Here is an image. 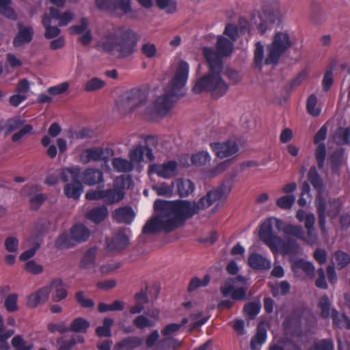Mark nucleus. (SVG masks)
<instances>
[{"label":"nucleus","mask_w":350,"mask_h":350,"mask_svg":"<svg viewBox=\"0 0 350 350\" xmlns=\"http://www.w3.org/2000/svg\"><path fill=\"white\" fill-rule=\"evenodd\" d=\"M49 293L52 292V297L55 301H59L67 296V291L60 279L52 280L48 285Z\"/></svg>","instance_id":"nucleus-26"},{"label":"nucleus","mask_w":350,"mask_h":350,"mask_svg":"<svg viewBox=\"0 0 350 350\" xmlns=\"http://www.w3.org/2000/svg\"><path fill=\"white\" fill-rule=\"evenodd\" d=\"M157 6L172 14L176 11V3L173 0H156Z\"/></svg>","instance_id":"nucleus-61"},{"label":"nucleus","mask_w":350,"mask_h":350,"mask_svg":"<svg viewBox=\"0 0 350 350\" xmlns=\"http://www.w3.org/2000/svg\"><path fill=\"white\" fill-rule=\"evenodd\" d=\"M189 65L183 60L178 62L174 75L164 92L155 102L147 105L148 92L142 88H133L126 92L117 102L118 109L123 113H135L146 120H154L167 116L174 102L185 94L189 78Z\"/></svg>","instance_id":"nucleus-1"},{"label":"nucleus","mask_w":350,"mask_h":350,"mask_svg":"<svg viewBox=\"0 0 350 350\" xmlns=\"http://www.w3.org/2000/svg\"><path fill=\"white\" fill-rule=\"evenodd\" d=\"M131 232L129 228L118 230L111 239L107 240V247L110 251L124 249L129 242Z\"/></svg>","instance_id":"nucleus-15"},{"label":"nucleus","mask_w":350,"mask_h":350,"mask_svg":"<svg viewBox=\"0 0 350 350\" xmlns=\"http://www.w3.org/2000/svg\"><path fill=\"white\" fill-rule=\"evenodd\" d=\"M248 265L254 269H269L271 267V260L256 253L251 254L248 257Z\"/></svg>","instance_id":"nucleus-25"},{"label":"nucleus","mask_w":350,"mask_h":350,"mask_svg":"<svg viewBox=\"0 0 350 350\" xmlns=\"http://www.w3.org/2000/svg\"><path fill=\"white\" fill-rule=\"evenodd\" d=\"M260 308L259 302H251L245 306L244 312L251 319H254L260 312Z\"/></svg>","instance_id":"nucleus-63"},{"label":"nucleus","mask_w":350,"mask_h":350,"mask_svg":"<svg viewBox=\"0 0 350 350\" xmlns=\"http://www.w3.org/2000/svg\"><path fill=\"white\" fill-rule=\"evenodd\" d=\"M48 14L54 21H58L60 26L67 25L74 18V14L70 10L61 14L59 10L51 8Z\"/></svg>","instance_id":"nucleus-30"},{"label":"nucleus","mask_w":350,"mask_h":350,"mask_svg":"<svg viewBox=\"0 0 350 350\" xmlns=\"http://www.w3.org/2000/svg\"><path fill=\"white\" fill-rule=\"evenodd\" d=\"M128 156L134 165L143 161H152L155 159L152 148L141 144L131 148Z\"/></svg>","instance_id":"nucleus-14"},{"label":"nucleus","mask_w":350,"mask_h":350,"mask_svg":"<svg viewBox=\"0 0 350 350\" xmlns=\"http://www.w3.org/2000/svg\"><path fill=\"white\" fill-rule=\"evenodd\" d=\"M292 271L297 276L304 272L306 275L312 278L314 274V267L310 262L298 259L292 264Z\"/></svg>","instance_id":"nucleus-22"},{"label":"nucleus","mask_w":350,"mask_h":350,"mask_svg":"<svg viewBox=\"0 0 350 350\" xmlns=\"http://www.w3.org/2000/svg\"><path fill=\"white\" fill-rule=\"evenodd\" d=\"M109 215V211L106 206L94 207L86 213V217L95 224H99L104 221Z\"/></svg>","instance_id":"nucleus-28"},{"label":"nucleus","mask_w":350,"mask_h":350,"mask_svg":"<svg viewBox=\"0 0 350 350\" xmlns=\"http://www.w3.org/2000/svg\"><path fill=\"white\" fill-rule=\"evenodd\" d=\"M33 33L31 27H25L22 23H18V33L13 42L14 46L18 47L29 42L32 39Z\"/></svg>","instance_id":"nucleus-23"},{"label":"nucleus","mask_w":350,"mask_h":350,"mask_svg":"<svg viewBox=\"0 0 350 350\" xmlns=\"http://www.w3.org/2000/svg\"><path fill=\"white\" fill-rule=\"evenodd\" d=\"M332 318L335 327L350 329V319L344 314H340L336 310L333 309Z\"/></svg>","instance_id":"nucleus-39"},{"label":"nucleus","mask_w":350,"mask_h":350,"mask_svg":"<svg viewBox=\"0 0 350 350\" xmlns=\"http://www.w3.org/2000/svg\"><path fill=\"white\" fill-rule=\"evenodd\" d=\"M80 177L83 183L90 186L104 182L103 173L98 169L88 168L83 172Z\"/></svg>","instance_id":"nucleus-18"},{"label":"nucleus","mask_w":350,"mask_h":350,"mask_svg":"<svg viewBox=\"0 0 350 350\" xmlns=\"http://www.w3.org/2000/svg\"><path fill=\"white\" fill-rule=\"evenodd\" d=\"M280 243L275 244L271 249L273 252H280L282 254H295L299 250L297 241L292 238H287L286 241L280 238Z\"/></svg>","instance_id":"nucleus-17"},{"label":"nucleus","mask_w":350,"mask_h":350,"mask_svg":"<svg viewBox=\"0 0 350 350\" xmlns=\"http://www.w3.org/2000/svg\"><path fill=\"white\" fill-rule=\"evenodd\" d=\"M125 196L124 189L114 186L113 188L103 189V200L107 204L117 203Z\"/></svg>","instance_id":"nucleus-20"},{"label":"nucleus","mask_w":350,"mask_h":350,"mask_svg":"<svg viewBox=\"0 0 350 350\" xmlns=\"http://www.w3.org/2000/svg\"><path fill=\"white\" fill-rule=\"evenodd\" d=\"M120 10L122 15L130 19L137 18V12L133 10L131 0H113V12Z\"/></svg>","instance_id":"nucleus-27"},{"label":"nucleus","mask_w":350,"mask_h":350,"mask_svg":"<svg viewBox=\"0 0 350 350\" xmlns=\"http://www.w3.org/2000/svg\"><path fill=\"white\" fill-rule=\"evenodd\" d=\"M231 165L230 160H226L217 163L213 168L205 171L204 176L206 178H213L226 171Z\"/></svg>","instance_id":"nucleus-41"},{"label":"nucleus","mask_w":350,"mask_h":350,"mask_svg":"<svg viewBox=\"0 0 350 350\" xmlns=\"http://www.w3.org/2000/svg\"><path fill=\"white\" fill-rule=\"evenodd\" d=\"M308 180L317 191L315 199V206L319 215V224L323 233L326 232V215L331 218L336 217L341 208V202L338 199L325 202L323 197V184L314 166L310 167L308 172Z\"/></svg>","instance_id":"nucleus-5"},{"label":"nucleus","mask_w":350,"mask_h":350,"mask_svg":"<svg viewBox=\"0 0 350 350\" xmlns=\"http://www.w3.org/2000/svg\"><path fill=\"white\" fill-rule=\"evenodd\" d=\"M124 308V304L123 301L120 300H116L111 304H107L105 303H100L98 305V310L100 312H105L108 311H120Z\"/></svg>","instance_id":"nucleus-48"},{"label":"nucleus","mask_w":350,"mask_h":350,"mask_svg":"<svg viewBox=\"0 0 350 350\" xmlns=\"http://www.w3.org/2000/svg\"><path fill=\"white\" fill-rule=\"evenodd\" d=\"M239 143L234 139H230L224 142H215L210 144L212 151L220 159L236 154L239 151Z\"/></svg>","instance_id":"nucleus-12"},{"label":"nucleus","mask_w":350,"mask_h":350,"mask_svg":"<svg viewBox=\"0 0 350 350\" xmlns=\"http://www.w3.org/2000/svg\"><path fill=\"white\" fill-rule=\"evenodd\" d=\"M334 142L339 145L350 143V126L347 128H338L334 135Z\"/></svg>","instance_id":"nucleus-40"},{"label":"nucleus","mask_w":350,"mask_h":350,"mask_svg":"<svg viewBox=\"0 0 350 350\" xmlns=\"http://www.w3.org/2000/svg\"><path fill=\"white\" fill-rule=\"evenodd\" d=\"M174 183L167 184L162 183L159 185L152 186V189L157 193L158 196L172 197L174 195Z\"/></svg>","instance_id":"nucleus-42"},{"label":"nucleus","mask_w":350,"mask_h":350,"mask_svg":"<svg viewBox=\"0 0 350 350\" xmlns=\"http://www.w3.org/2000/svg\"><path fill=\"white\" fill-rule=\"evenodd\" d=\"M113 321L111 318H105L103 320V325L99 326L96 329V334L100 336L109 337L111 336V326Z\"/></svg>","instance_id":"nucleus-50"},{"label":"nucleus","mask_w":350,"mask_h":350,"mask_svg":"<svg viewBox=\"0 0 350 350\" xmlns=\"http://www.w3.org/2000/svg\"><path fill=\"white\" fill-rule=\"evenodd\" d=\"M267 329L263 325L258 326L257 333L252 338L250 342V347L252 350H258V348L265 342L267 340Z\"/></svg>","instance_id":"nucleus-36"},{"label":"nucleus","mask_w":350,"mask_h":350,"mask_svg":"<svg viewBox=\"0 0 350 350\" xmlns=\"http://www.w3.org/2000/svg\"><path fill=\"white\" fill-rule=\"evenodd\" d=\"M114 154V150L110 147L94 146L85 149L79 157L80 161L83 164H88L91 161H104V167L108 171L111 167L108 162Z\"/></svg>","instance_id":"nucleus-8"},{"label":"nucleus","mask_w":350,"mask_h":350,"mask_svg":"<svg viewBox=\"0 0 350 350\" xmlns=\"http://www.w3.org/2000/svg\"><path fill=\"white\" fill-rule=\"evenodd\" d=\"M12 345L15 350H31L33 344L27 342L21 336H16L12 340Z\"/></svg>","instance_id":"nucleus-51"},{"label":"nucleus","mask_w":350,"mask_h":350,"mask_svg":"<svg viewBox=\"0 0 350 350\" xmlns=\"http://www.w3.org/2000/svg\"><path fill=\"white\" fill-rule=\"evenodd\" d=\"M331 302L327 295H323L321 297L318 307L321 310V316L323 318L327 319L329 317Z\"/></svg>","instance_id":"nucleus-54"},{"label":"nucleus","mask_w":350,"mask_h":350,"mask_svg":"<svg viewBox=\"0 0 350 350\" xmlns=\"http://www.w3.org/2000/svg\"><path fill=\"white\" fill-rule=\"evenodd\" d=\"M142 342L143 339L142 338L137 336H129L117 344L115 347V350H120L122 348H126L129 350H132L133 349L139 347Z\"/></svg>","instance_id":"nucleus-37"},{"label":"nucleus","mask_w":350,"mask_h":350,"mask_svg":"<svg viewBox=\"0 0 350 350\" xmlns=\"http://www.w3.org/2000/svg\"><path fill=\"white\" fill-rule=\"evenodd\" d=\"M159 310L153 308L146 312V315L137 316L133 321V324L139 329H144L154 326L159 319Z\"/></svg>","instance_id":"nucleus-16"},{"label":"nucleus","mask_w":350,"mask_h":350,"mask_svg":"<svg viewBox=\"0 0 350 350\" xmlns=\"http://www.w3.org/2000/svg\"><path fill=\"white\" fill-rule=\"evenodd\" d=\"M294 194H288L279 198L276 201V204L282 209L287 210L291 208L295 202Z\"/></svg>","instance_id":"nucleus-49"},{"label":"nucleus","mask_w":350,"mask_h":350,"mask_svg":"<svg viewBox=\"0 0 350 350\" xmlns=\"http://www.w3.org/2000/svg\"><path fill=\"white\" fill-rule=\"evenodd\" d=\"M139 40V36L131 27L119 25L107 29L98 44L106 52L127 57L136 51Z\"/></svg>","instance_id":"nucleus-3"},{"label":"nucleus","mask_w":350,"mask_h":350,"mask_svg":"<svg viewBox=\"0 0 350 350\" xmlns=\"http://www.w3.org/2000/svg\"><path fill=\"white\" fill-rule=\"evenodd\" d=\"M105 85L104 81L98 77H94L89 80L85 86V90L87 92H93L101 89Z\"/></svg>","instance_id":"nucleus-60"},{"label":"nucleus","mask_w":350,"mask_h":350,"mask_svg":"<svg viewBox=\"0 0 350 350\" xmlns=\"http://www.w3.org/2000/svg\"><path fill=\"white\" fill-rule=\"evenodd\" d=\"M59 175L64 182L71 181L64 187V193L68 198L78 200L83 193V188L80 181L81 169L78 166L64 168Z\"/></svg>","instance_id":"nucleus-6"},{"label":"nucleus","mask_w":350,"mask_h":350,"mask_svg":"<svg viewBox=\"0 0 350 350\" xmlns=\"http://www.w3.org/2000/svg\"><path fill=\"white\" fill-rule=\"evenodd\" d=\"M178 164L175 161H168L161 164L154 163L148 167V174H157L164 179H170L177 174Z\"/></svg>","instance_id":"nucleus-13"},{"label":"nucleus","mask_w":350,"mask_h":350,"mask_svg":"<svg viewBox=\"0 0 350 350\" xmlns=\"http://www.w3.org/2000/svg\"><path fill=\"white\" fill-rule=\"evenodd\" d=\"M289 34L286 31H278L273 36L272 43L268 46V54L265 63L275 65L282 54L292 45Z\"/></svg>","instance_id":"nucleus-7"},{"label":"nucleus","mask_w":350,"mask_h":350,"mask_svg":"<svg viewBox=\"0 0 350 350\" xmlns=\"http://www.w3.org/2000/svg\"><path fill=\"white\" fill-rule=\"evenodd\" d=\"M200 209L198 202L157 199L154 203L155 215L146 222L143 232H172L183 225L187 219L192 217Z\"/></svg>","instance_id":"nucleus-2"},{"label":"nucleus","mask_w":350,"mask_h":350,"mask_svg":"<svg viewBox=\"0 0 350 350\" xmlns=\"http://www.w3.org/2000/svg\"><path fill=\"white\" fill-rule=\"evenodd\" d=\"M25 120L21 116H15L8 120L6 128L8 131L12 132L21 128L25 123Z\"/></svg>","instance_id":"nucleus-64"},{"label":"nucleus","mask_w":350,"mask_h":350,"mask_svg":"<svg viewBox=\"0 0 350 350\" xmlns=\"http://www.w3.org/2000/svg\"><path fill=\"white\" fill-rule=\"evenodd\" d=\"M88 228L81 224H76L70 229V236L73 242H83L88 240L90 237Z\"/></svg>","instance_id":"nucleus-31"},{"label":"nucleus","mask_w":350,"mask_h":350,"mask_svg":"<svg viewBox=\"0 0 350 350\" xmlns=\"http://www.w3.org/2000/svg\"><path fill=\"white\" fill-rule=\"evenodd\" d=\"M282 231L285 235L294 237L299 240L304 237V229L301 226L287 224L284 227H282Z\"/></svg>","instance_id":"nucleus-43"},{"label":"nucleus","mask_w":350,"mask_h":350,"mask_svg":"<svg viewBox=\"0 0 350 350\" xmlns=\"http://www.w3.org/2000/svg\"><path fill=\"white\" fill-rule=\"evenodd\" d=\"M96 247H91L86 251L81 260V267L87 270H94L96 267Z\"/></svg>","instance_id":"nucleus-34"},{"label":"nucleus","mask_w":350,"mask_h":350,"mask_svg":"<svg viewBox=\"0 0 350 350\" xmlns=\"http://www.w3.org/2000/svg\"><path fill=\"white\" fill-rule=\"evenodd\" d=\"M49 295V287L45 286L38 291L30 294L27 297V304L30 307H36L46 301Z\"/></svg>","instance_id":"nucleus-24"},{"label":"nucleus","mask_w":350,"mask_h":350,"mask_svg":"<svg viewBox=\"0 0 350 350\" xmlns=\"http://www.w3.org/2000/svg\"><path fill=\"white\" fill-rule=\"evenodd\" d=\"M247 285L242 276L228 279L221 287V292L225 297L230 296L233 300L241 301L246 299Z\"/></svg>","instance_id":"nucleus-10"},{"label":"nucleus","mask_w":350,"mask_h":350,"mask_svg":"<svg viewBox=\"0 0 350 350\" xmlns=\"http://www.w3.org/2000/svg\"><path fill=\"white\" fill-rule=\"evenodd\" d=\"M283 222L281 219L271 217L265 219L260 225L259 237L270 249L275 244L280 243V237L273 234V228L275 227L278 231H282Z\"/></svg>","instance_id":"nucleus-9"},{"label":"nucleus","mask_w":350,"mask_h":350,"mask_svg":"<svg viewBox=\"0 0 350 350\" xmlns=\"http://www.w3.org/2000/svg\"><path fill=\"white\" fill-rule=\"evenodd\" d=\"M10 3L11 0H0V13L8 18L15 20L16 16Z\"/></svg>","instance_id":"nucleus-46"},{"label":"nucleus","mask_w":350,"mask_h":350,"mask_svg":"<svg viewBox=\"0 0 350 350\" xmlns=\"http://www.w3.org/2000/svg\"><path fill=\"white\" fill-rule=\"evenodd\" d=\"M210 282V277L208 275H206L204 276L202 279H200L197 277H195L191 279L189 282L188 290L189 291H193L200 286H206Z\"/></svg>","instance_id":"nucleus-57"},{"label":"nucleus","mask_w":350,"mask_h":350,"mask_svg":"<svg viewBox=\"0 0 350 350\" xmlns=\"http://www.w3.org/2000/svg\"><path fill=\"white\" fill-rule=\"evenodd\" d=\"M25 246H32L31 248L25 250L20 255V260L22 261L27 260L32 258L35 254L38 249L40 246V242L39 237H33L27 239L25 243Z\"/></svg>","instance_id":"nucleus-33"},{"label":"nucleus","mask_w":350,"mask_h":350,"mask_svg":"<svg viewBox=\"0 0 350 350\" xmlns=\"http://www.w3.org/2000/svg\"><path fill=\"white\" fill-rule=\"evenodd\" d=\"M343 152L344 150L339 148L331 156V167L334 172H337L340 165L345 161Z\"/></svg>","instance_id":"nucleus-47"},{"label":"nucleus","mask_w":350,"mask_h":350,"mask_svg":"<svg viewBox=\"0 0 350 350\" xmlns=\"http://www.w3.org/2000/svg\"><path fill=\"white\" fill-rule=\"evenodd\" d=\"M315 159L320 170L323 167L326 157V147L324 143L319 144L314 152Z\"/></svg>","instance_id":"nucleus-52"},{"label":"nucleus","mask_w":350,"mask_h":350,"mask_svg":"<svg viewBox=\"0 0 350 350\" xmlns=\"http://www.w3.org/2000/svg\"><path fill=\"white\" fill-rule=\"evenodd\" d=\"M334 258L336 266L339 268H343L350 262V256L342 251L336 252Z\"/></svg>","instance_id":"nucleus-56"},{"label":"nucleus","mask_w":350,"mask_h":350,"mask_svg":"<svg viewBox=\"0 0 350 350\" xmlns=\"http://www.w3.org/2000/svg\"><path fill=\"white\" fill-rule=\"evenodd\" d=\"M160 345L163 350H174L181 345V341L174 338H166L160 340Z\"/></svg>","instance_id":"nucleus-59"},{"label":"nucleus","mask_w":350,"mask_h":350,"mask_svg":"<svg viewBox=\"0 0 350 350\" xmlns=\"http://www.w3.org/2000/svg\"><path fill=\"white\" fill-rule=\"evenodd\" d=\"M113 218L118 223L130 224L135 217V213L131 206L116 208L112 213Z\"/></svg>","instance_id":"nucleus-19"},{"label":"nucleus","mask_w":350,"mask_h":350,"mask_svg":"<svg viewBox=\"0 0 350 350\" xmlns=\"http://www.w3.org/2000/svg\"><path fill=\"white\" fill-rule=\"evenodd\" d=\"M211 161V156L206 150L199 152L191 156V163L196 166L205 165L209 163Z\"/></svg>","instance_id":"nucleus-44"},{"label":"nucleus","mask_w":350,"mask_h":350,"mask_svg":"<svg viewBox=\"0 0 350 350\" xmlns=\"http://www.w3.org/2000/svg\"><path fill=\"white\" fill-rule=\"evenodd\" d=\"M230 191L231 187L226 186V185H221L217 188L211 189L198 201L200 208L204 209L213 204H215L216 206H220L226 200Z\"/></svg>","instance_id":"nucleus-11"},{"label":"nucleus","mask_w":350,"mask_h":350,"mask_svg":"<svg viewBox=\"0 0 350 350\" xmlns=\"http://www.w3.org/2000/svg\"><path fill=\"white\" fill-rule=\"evenodd\" d=\"M111 164L114 171L119 173L131 172L134 169V164L131 160L122 158L115 157L111 161Z\"/></svg>","instance_id":"nucleus-32"},{"label":"nucleus","mask_w":350,"mask_h":350,"mask_svg":"<svg viewBox=\"0 0 350 350\" xmlns=\"http://www.w3.org/2000/svg\"><path fill=\"white\" fill-rule=\"evenodd\" d=\"M55 245L59 249L68 248L74 245L71 236L62 233L57 239Z\"/></svg>","instance_id":"nucleus-55"},{"label":"nucleus","mask_w":350,"mask_h":350,"mask_svg":"<svg viewBox=\"0 0 350 350\" xmlns=\"http://www.w3.org/2000/svg\"><path fill=\"white\" fill-rule=\"evenodd\" d=\"M289 291L290 284L287 281H282L280 284L271 286V292L274 297L286 295Z\"/></svg>","instance_id":"nucleus-58"},{"label":"nucleus","mask_w":350,"mask_h":350,"mask_svg":"<svg viewBox=\"0 0 350 350\" xmlns=\"http://www.w3.org/2000/svg\"><path fill=\"white\" fill-rule=\"evenodd\" d=\"M317 98L314 94H311L307 100V110L308 112L312 116H318L321 109L319 107L317 106Z\"/></svg>","instance_id":"nucleus-53"},{"label":"nucleus","mask_w":350,"mask_h":350,"mask_svg":"<svg viewBox=\"0 0 350 350\" xmlns=\"http://www.w3.org/2000/svg\"><path fill=\"white\" fill-rule=\"evenodd\" d=\"M90 327V322L82 317L75 319L69 326V332L86 333Z\"/></svg>","instance_id":"nucleus-38"},{"label":"nucleus","mask_w":350,"mask_h":350,"mask_svg":"<svg viewBox=\"0 0 350 350\" xmlns=\"http://www.w3.org/2000/svg\"><path fill=\"white\" fill-rule=\"evenodd\" d=\"M254 28H256L260 33L267 30L268 23L260 14L253 15Z\"/></svg>","instance_id":"nucleus-62"},{"label":"nucleus","mask_w":350,"mask_h":350,"mask_svg":"<svg viewBox=\"0 0 350 350\" xmlns=\"http://www.w3.org/2000/svg\"><path fill=\"white\" fill-rule=\"evenodd\" d=\"M176 187L178 194L181 197H187L191 194L195 189L194 183L185 178H178L174 182V187Z\"/></svg>","instance_id":"nucleus-29"},{"label":"nucleus","mask_w":350,"mask_h":350,"mask_svg":"<svg viewBox=\"0 0 350 350\" xmlns=\"http://www.w3.org/2000/svg\"><path fill=\"white\" fill-rule=\"evenodd\" d=\"M53 19L48 13H45L42 18V24L45 27L44 36L46 38L51 39L57 36L60 33V29L56 26H52Z\"/></svg>","instance_id":"nucleus-35"},{"label":"nucleus","mask_w":350,"mask_h":350,"mask_svg":"<svg viewBox=\"0 0 350 350\" xmlns=\"http://www.w3.org/2000/svg\"><path fill=\"white\" fill-rule=\"evenodd\" d=\"M203 54L209 65L210 72L196 81L193 87V92L195 94L208 92L214 98L222 97L229 90L228 84L220 75L223 68L222 61L209 47L203 49Z\"/></svg>","instance_id":"nucleus-4"},{"label":"nucleus","mask_w":350,"mask_h":350,"mask_svg":"<svg viewBox=\"0 0 350 350\" xmlns=\"http://www.w3.org/2000/svg\"><path fill=\"white\" fill-rule=\"evenodd\" d=\"M266 58L264 57V46L261 42L258 41L256 43L254 50V66L256 68L261 69L265 63Z\"/></svg>","instance_id":"nucleus-45"},{"label":"nucleus","mask_w":350,"mask_h":350,"mask_svg":"<svg viewBox=\"0 0 350 350\" xmlns=\"http://www.w3.org/2000/svg\"><path fill=\"white\" fill-rule=\"evenodd\" d=\"M216 49L217 52H215L213 49L212 50L219 56V59L221 60V57H228L232 54L234 49L233 42L227 39L223 36H219L217 37V41L216 43Z\"/></svg>","instance_id":"nucleus-21"}]
</instances>
